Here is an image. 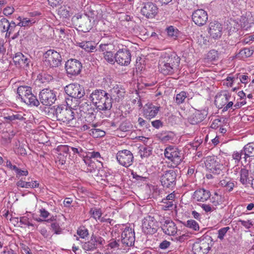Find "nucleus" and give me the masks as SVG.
Here are the masks:
<instances>
[{
    "instance_id": "nucleus-1",
    "label": "nucleus",
    "mask_w": 254,
    "mask_h": 254,
    "mask_svg": "<svg viewBox=\"0 0 254 254\" xmlns=\"http://www.w3.org/2000/svg\"><path fill=\"white\" fill-rule=\"evenodd\" d=\"M180 59L176 53H164L159 64V69L164 75H172L179 69Z\"/></svg>"
},
{
    "instance_id": "nucleus-2",
    "label": "nucleus",
    "mask_w": 254,
    "mask_h": 254,
    "mask_svg": "<svg viewBox=\"0 0 254 254\" xmlns=\"http://www.w3.org/2000/svg\"><path fill=\"white\" fill-rule=\"evenodd\" d=\"M89 98L98 111H109L112 107V98L104 90L96 89L93 91Z\"/></svg>"
},
{
    "instance_id": "nucleus-3",
    "label": "nucleus",
    "mask_w": 254,
    "mask_h": 254,
    "mask_svg": "<svg viewBox=\"0 0 254 254\" xmlns=\"http://www.w3.org/2000/svg\"><path fill=\"white\" fill-rule=\"evenodd\" d=\"M54 115L57 120L63 122L69 127H74L73 121L74 120V113L71 108L64 105L54 106Z\"/></svg>"
},
{
    "instance_id": "nucleus-4",
    "label": "nucleus",
    "mask_w": 254,
    "mask_h": 254,
    "mask_svg": "<svg viewBox=\"0 0 254 254\" xmlns=\"http://www.w3.org/2000/svg\"><path fill=\"white\" fill-rule=\"evenodd\" d=\"M213 245L212 237L209 235H204L193 244L192 250L194 254H206Z\"/></svg>"
},
{
    "instance_id": "nucleus-5",
    "label": "nucleus",
    "mask_w": 254,
    "mask_h": 254,
    "mask_svg": "<svg viewBox=\"0 0 254 254\" xmlns=\"http://www.w3.org/2000/svg\"><path fill=\"white\" fill-rule=\"evenodd\" d=\"M164 156L166 158L172 162L173 168L177 167L183 161L181 151L177 147L169 146L164 150Z\"/></svg>"
},
{
    "instance_id": "nucleus-6",
    "label": "nucleus",
    "mask_w": 254,
    "mask_h": 254,
    "mask_svg": "<svg viewBox=\"0 0 254 254\" xmlns=\"http://www.w3.org/2000/svg\"><path fill=\"white\" fill-rule=\"evenodd\" d=\"M45 64L50 67H56L62 64V58L59 52L52 49L46 52L43 55Z\"/></svg>"
},
{
    "instance_id": "nucleus-7",
    "label": "nucleus",
    "mask_w": 254,
    "mask_h": 254,
    "mask_svg": "<svg viewBox=\"0 0 254 254\" xmlns=\"http://www.w3.org/2000/svg\"><path fill=\"white\" fill-rule=\"evenodd\" d=\"M159 223L154 216L148 215L142 221V229L146 234L153 235L157 232Z\"/></svg>"
},
{
    "instance_id": "nucleus-8",
    "label": "nucleus",
    "mask_w": 254,
    "mask_h": 254,
    "mask_svg": "<svg viewBox=\"0 0 254 254\" xmlns=\"http://www.w3.org/2000/svg\"><path fill=\"white\" fill-rule=\"evenodd\" d=\"M115 53L116 62L122 66H127L131 61V53L127 47L121 45Z\"/></svg>"
},
{
    "instance_id": "nucleus-9",
    "label": "nucleus",
    "mask_w": 254,
    "mask_h": 254,
    "mask_svg": "<svg viewBox=\"0 0 254 254\" xmlns=\"http://www.w3.org/2000/svg\"><path fill=\"white\" fill-rule=\"evenodd\" d=\"M205 164L206 168L214 174H220L223 168V164L219 158L215 156H208Z\"/></svg>"
},
{
    "instance_id": "nucleus-10",
    "label": "nucleus",
    "mask_w": 254,
    "mask_h": 254,
    "mask_svg": "<svg viewBox=\"0 0 254 254\" xmlns=\"http://www.w3.org/2000/svg\"><path fill=\"white\" fill-rule=\"evenodd\" d=\"M64 91L67 95L75 99H81L85 95L84 87L77 83L66 85L64 88Z\"/></svg>"
},
{
    "instance_id": "nucleus-11",
    "label": "nucleus",
    "mask_w": 254,
    "mask_h": 254,
    "mask_svg": "<svg viewBox=\"0 0 254 254\" xmlns=\"http://www.w3.org/2000/svg\"><path fill=\"white\" fill-rule=\"evenodd\" d=\"M176 171L174 170L166 171L160 177V182L164 188H173L176 185Z\"/></svg>"
},
{
    "instance_id": "nucleus-12",
    "label": "nucleus",
    "mask_w": 254,
    "mask_h": 254,
    "mask_svg": "<svg viewBox=\"0 0 254 254\" xmlns=\"http://www.w3.org/2000/svg\"><path fill=\"white\" fill-rule=\"evenodd\" d=\"M116 158L120 165L127 168L132 164L134 160L131 152L127 149L119 151L117 154Z\"/></svg>"
},
{
    "instance_id": "nucleus-13",
    "label": "nucleus",
    "mask_w": 254,
    "mask_h": 254,
    "mask_svg": "<svg viewBox=\"0 0 254 254\" xmlns=\"http://www.w3.org/2000/svg\"><path fill=\"white\" fill-rule=\"evenodd\" d=\"M39 99L43 105L51 106L56 100V93L53 90L44 89L40 92Z\"/></svg>"
},
{
    "instance_id": "nucleus-14",
    "label": "nucleus",
    "mask_w": 254,
    "mask_h": 254,
    "mask_svg": "<svg viewBox=\"0 0 254 254\" xmlns=\"http://www.w3.org/2000/svg\"><path fill=\"white\" fill-rule=\"evenodd\" d=\"M135 241V233L131 228L126 227L121 234V242L123 247H131Z\"/></svg>"
},
{
    "instance_id": "nucleus-15",
    "label": "nucleus",
    "mask_w": 254,
    "mask_h": 254,
    "mask_svg": "<svg viewBox=\"0 0 254 254\" xmlns=\"http://www.w3.org/2000/svg\"><path fill=\"white\" fill-rule=\"evenodd\" d=\"M82 66L81 63L75 59L68 60L65 64V68L68 74L76 75L81 72Z\"/></svg>"
},
{
    "instance_id": "nucleus-16",
    "label": "nucleus",
    "mask_w": 254,
    "mask_h": 254,
    "mask_svg": "<svg viewBox=\"0 0 254 254\" xmlns=\"http://www.w3.org/2000/svg\"><path fill=\"white\" fill-rule=\"evenodd\" d=\"M13 61L15 65L19 67H29L32 64L31 58L29 55H24L18 52L16 53L13 57Z\"/></svg>"
},
{
    "instance_id": "nucleus-17",
    "label": "nucleus",
    "mask_w": 254,
    "mask_h": 254,
    "mask_svg": "<svg viewBox=\"0 0 254 254\" xmlns=\"http://www.w3.org/2000/svg\"><path fill=\"white\" fill-rule=\"evenodd\" d=\"M140 12L147 18H153L158 13V8L155 3L147 2L143 4Z\"/></svg>"
},
{
    "instance_id": "nucleus-18",
    "label": "nucleus",
    "mask_w": 254,
    "mask_h": 254,
    "mask_svg": "<svg viewBox=\"0 0 254 254\" xmlns=\"http://www.w3.org/2000/svg\"><path fill=\"white\" fill-rule=\"evenodd\" d=\"M75 18L74 20L76 25H78L80 30L83 32H88L91 29V19L89 18L88 16L85 15L78 14L75 16Z\"/></svg>"
},
{
    "instance_id": "nucleus-19",
    "label": "nucleus",
    "mask_w": 254,
    "mask_h": 254,
    "mask_svg": "<svg viewBox=\"0 0 254 254\" xmlns=\"http://www.w3.org/2000/svg\"><path fill=\"white\" fill-rule=\"evenodd\" d=\"M222 25L217 21L211 22L209 24L208 32L209 37L212 39L220 38L222 35Z\"/></svg>"
},
{
    "instance_id": "nucleus-20",
    "label": "nucleus",
    "mask_w": 254,
    "mask_h": 254,
    "mask_svg": "<svg viewBox=\"0 0 254 254\" xmlns=\"http://www.w3.org/2000/svg\"><path fill=\"white\" fill-rule=\"evenodd\" d=\"M192 19L197 25L202 26L206 23L208 20V15L204 10L198 9L192 13Z\"/></svg>"
},
{
    "instance_id": "nucleus-21",
    "label": "nucleus",
    "mask_w": 254,
    "mask_h": 254,
    "mask_svg": "<svg viewBox=\"0 0 254 254\" xmlns=\"http://www.w3.org/2000/svg\"><path fill=\"white\" fill-rule=\"evenodd\" d=\"M160 106H155L151 103H148L143 107V116L147 119L151 120L156 116L160 110Z\"/></svg>"
},
{
    "instance_id": "nucleus-22",
    "label": "nucleus",
    "mask_w": 254,
    "mask_h": 254,
    "mask_svg": "<svg viewBox=\"0 0 254 254\" xmlns=\"http://www.w3.org/2000/svg\"><path fill=\"white\" fill-rule=\"evenodd\" d=\"M231 97L228 91H223L215 96V104L219 108H222L229 101Z\"/></svg>"
},
{
    "instance_id": "nucleus-23",
    "label": "nucleus",
    "mask_w": 254,
    "mask_h": 254,
    "mask_svg": "<svg viewBox=\"0 0 254 254\" xmlns=\"http://www.w3.org/2000/svg\"><path fill=\"white\" fill-rule=\"evenodd\" d=\"M125 93V89L116 85L110 90L108 94L112 98V101L114 99L116 102H119L124 97Z\"/></svg>"
},
{
    "instance_id": "nucleus-24",
    "label": "nucleus",
    "mask_w": 254,
    "mask_h": 254,
    "mask_svg": "<svg viewBox=\"0 0 254 254\" xmlns=\"http://www.w3.org/2000/svg\"><path fill=\"white\" fill-rule=\"evenodd\" d=\"M161 228L163 232L169 236H174L177 232L176 225L170 219L166 220Z\"/></svg>"
},
{
    "instance_id": "nucleus-25",
    "label": "nucleus",
    "mask_w": 254,
    "mask_h": 254,
    "mask_svg": "<svg viewBox=\"0 0 254 254\" xmlns=\"http://www.w3.org/2000/svg\"><path fill=\"white\" fill-rule=\"evenodd\" d=\"M208 112L206 110H197L190 118L191 124L196 125L201 123L206 117Z\"/></svg>"
},
{
    "instance_id": "nucleus-26",
    "label": "nucleus",
    "mask_w": 254,
    "mask_h": 254,
    "mask_svg": "<svg viewBox=\"0 0 254 254\" xmlns=\"http://www.w3.org/2000/svg\"><path fill=\"white\" fill-rule=\"evenodd\" d=\"M224 197L215 193L214 195L210 198L211 205L214 210L217 209H222L224 205Z\"/></svg>"
},
{
    "instance_id": "nucleus-27",
    "label": "nucleus",
    "mask_w": 254,
    "mask_h": 254,
    "mask_svg": "<svg viewBox=\"0 0 254 254\" xmlns=\"http://www.w3.org/2000/svg\"><path fill=\"white\" fill-rule=\"evenodd\" d=\"M210 197V191L204 189H199L196 190L193 194V198L197 201L204 202Z\"/></svg>"
},
{
    "instance_id": "nucleus-28",
    "label": "nucleus",
    "mask_w": 254,
    "mask_h": 254,
    "mask_svg": "<svg viewBox=\"0 0 254 254\" xmlns=\"http://www.w3.org/2000/svg\"><path fill=\"white\" fill-rule=\"evenodd\" d=\"M32 92V88L29 86L22 85L17 88V94L18 98L22 102L25 98H27Z\"/></svg>"
},
{
    "instance_id": "nucleus-29",
    "label": "nucleus",
    "mask_w": 254,
    "mask_h": 254,
    "mask_svg": "<svg viewBox=\"0 0 254 254\" xmlns=\"http://www.w3.org/2000/svg\"><path fill=\"white\" fill-rule=\"evenodd\" d=\"M244 156V159L245 162L249 157H254V143L250 142L245 145L243 147Z\"/></svg>"
},
{
    "instance_id": "nucleus-30",
    "label": "nucleus",
    "mask_w": 254,
    "mask_h": 254,
    "mask_svg": "<svg viewBox=\"0 0 254 254\" xmlns=\"http://www.w3.org/2000/svg\"><path fill=\"white\" fill-rule=\"evenodd\" d=\"M118 47H116L114 43L101 44L99 46V51L103 52V54L114 52L117 50Z\"/></svg>"
},
{
    "instance_id": "nucleus-31",
    "label": "nucleus",
    "mask_w": 254,
    "mask_h": 254,
    "mask_svg": "<svg viewBox=\"0 0 254 254\" xmlns=\"http://www.w3.org/2000/svg\"><path fill=\"white\" fill-rule=\"evenodd\" d=\"M26 105L30 107H37L39 105L40 103L37 99V97L31 92L27 98L22 101Z\"/></svg>"
},
{
    "instance_id": "nucleus-32",
    "label": "nucleus",
    "mask_w": 254,
    "mask_h": 254,
    "mask_svg": "<svg viewBox=\"0 0 254 254\" xmlns=\"http://www.w3.org/2000/svg\"><path fill=\"white\" fill-rule=\"evenodd\" d=\"M96 237L92 235L90 240L85 242L82 245V248L85 251H93L96 249Z\"/></svg>"
},
{
    "instance_id": "nucleus-33",
    "label": "nucleus",
    "mask_w": 254,
    "mask_h": 254,
    "mask_svg": "<svg viewBox=\"0 0 254 254\" xmlns=\"http://www.w3.org/2000/svg\"><path fill=\"white\" fill-rule=\"evenodd\" d=\"M11 25L10 26L9 30L6 33V36L10 37L11 34H13L11 37V39H15L20 35V30L19 29L17 32L14 33V32L17 30V24H16V23L12 21H11Z\"/></svg>"
},
{
    "instance_id": "nucleus-34",
    "label": "nucleus",
    "mask_w": 254,
    "mask_h": 254,
    "mask_svg": "<svg viewBox=\"0 0 254 254\" xmlns=\"http://www.w3.org/2000/svg\"><path fill=\"white\" fill-rule=\"evenodd\" d=\"M167 35L171 38L176 40L180 35V31L174 26H169L166 29Z\"/></svg>"
},
{
    "instance_id": "nucleus-35",
    "label": "nucleus",
    "mask_w": 254,
    "mask_h": 254,
    "mask_svg": "<svg viewBox=\"0 0 254 254\" xmlns=\"http://www.w3.org/2000/svg\"><path fill=\"white\" fill-rule=\"evenodd\" d=\"M249 171L246 168H242L240 172V181L243 185L249 184Z\"/></svg>"
},
{
    "instance_id": "nucleus-36",
    "label": "nucleus",
    "mask_w": 254,
    "mask_h": 254,
    "mask_svg": "<svg viewBox=\"0 0 254 254\" xmlns=\"http://www.w3.org/2000/svg\"><path fill=\"white\" fill-rule=\"evenodd\" d=\"M188 95V93L185 91H181L178 94H177L176 96L174 97V100L175 103L178 105H180L182 104L185 103L186 98H187Z\"/></svg>"
},
{
    "instance_id": "nucleus-37",
    "label": "nucleus",
    "mask_w": 254,
    "mask_h": 254,
    "mask_svg": "<svg viewBox=\"0 0 254 254\" xmlns=\"http://www.w3.org/2000/svg\"><path fill=\"white\" fill-rule=\"evenodd\" d=\"M97 109L92 106L89 109L85 112L86 115L85 116V118L86 119V120H88V122H93L96 118L97 110Z\"/></svg>"
},
{
    "instance_id": "nucleus-38",
    "label": "nucleus",
    "mask_w": 254,
    "mask_h": 254,
    "mask_svg": "<svg viewBox=\"0 0 254 254\" xmlns=\"http://www.w3.org/2000/svg\"><path fill=\"white\" fill-rule=\"evenodd\" d=\"M152 148L148 146H142L139 148V153L141 158H147L152 154Z\"/></svg>"
},
{
    "instance_id": "nucleus-39",
    "label": "nucleus",
    "mask_w": 254,
    "mask_h": 254,
    "mask_svg": "<svg viewBox=\"0 0 254 254\" xmlns=\"http://www.w3.org/2000/svg\"><path fill=\"white\" fill-rule=\"evenodd\" d=\"M69 7L62 6L58 9V13L61 17L67 18L70 16Z\"/></svg>"
},
{
    "instance_id": "nucleus-40",
    "label": "nucleus",
    "mask_w": 254,
    "mask_h": 254,
    "mask_svg": "<svg viewBox=\"0 0 254 254\" xmlns=\"http://www.w3.org/2000/svg\"><path fill=\"white\" fill-rule=\"evenodd\" d=\"M85 15L88 16L89 18L91 19L93 21L99 20L101 17V13H99L97 10L90 9L87 12Z\"/></svg>"
},
{
    "instance_id": "nucleus-41",
    "label": "nucleus",
    "mask_w": 254,
    "mask_h": 254,
    "mask_svg": "<svg viewBox=\"0 0 254 254\" xmlns=\"http://www.w3.org/2000/svg\"><path fill=\"white\" fill-rule=\"evenodd\" d=\"M17 19L19 20V22L17 23V26L20 27L30 26L35 22V20L27 18H22L20 16H19Z\"/></svg>"
},
{
    "instance_id": "nucleus-42",
    "label": "nucleus",
    "mask_w": 254,
    "mask_h": 254,
    "mask_svg": "<svg viewBox=\"0 0 254 254\" xmlns=\"http://www.w3.org/2000/svg\"><path fill=\"white\" fill-rule=\"evenodd\" d=\"M92 105L88 100H82L79 103V109L80 112L85 113L91 108Z\"/></svg>"
},
{
    "instance_id": "nucleus-43",
    "label": "nucleus",
    "mask_w": 254,
    "mask_h": 254,
    "mask_svg": "<svg viewBox=\"0 0 254 254\" xmlns=\"http://www.w3.org/2000/svg\"><path fill=\"white\" fill-rule=\"evenodd\" d=\"M89 214L91 215V217H93L96 220H100L101 218L102 212L100 208L94 207L90 209Z\"/></svg>"
},
{
    "instance_id": "nucleus-44",
    "label": "nucleus",
    "mask_w": 254,
    "mask_h": 254,
    "mask_svg": "<svg viewBox=\"0 0 254 254\" xmlns=\"http://www.w3.org/2000/svg\"><path fill=\"white\" fill-rule=\"evenodd\" d=\"M220 185L223 187L228 191H231L233 190L235 184L231 181H227L226 180H223L220 182Z\"/></svg>"
},
{
    "instance_id": "nucleus-45",
    "label": "nucleus",
    "mask_w": 254,
    "mask_h": 254,
    "mask_svg": "<svg viewBox=\"0 0 254 254\" xmlns=\"http://www.w3.org/2000/svg\"><path fill=\"white\" fill-rule=\"evenodd\" d=\"M230 230L228 226L223 227L218 230L217 238L221 241H222L226 236L227 232Z\"/></svg>"
},
{
    "instance_id": "nucleus-46",
    "label": "nucleus",
    "mask_w": 254,
    "mask_h": 254,
    "mask_svg": "<svg viewBox=\"0 0 254 254\" xmlns=\"http://www.w3.org/2000/svg\"><path fill=\"white\" fill-rule=\"evenodd\" d=\"M5 120H9L10 121H13L15 120L23 121L25 119L21 113H16L15 114H12L8 115L6 117H4Z\"/></svg>"
},
{
    "instance_id": "nucleus-47",
    "label": "nucleus",
    "mask_w": 254,
    "mask_h": 254,
    "mask_svg": "<svg viewBox=\"0 0 254 254\" xmlns=\"http://www.w3.org/2000/svg\"><path fill=\"white\" fill-rule=\"evenodd\" d=\"M161 207L162 209L164 210H172L174 208V202L173 201H165V199H163L162 201Z\"/></svg>"
},
{
    "instance_id": "nucleus-48",
    "label": "nucleus",
    "mask_w": 254,
    "mask_h": 254,
    "mask_svg": "<svg viewBox=\"0 0 254 254\" xmlns=\"http://www.w3.org/2000/svg\"><path fill=\"white\" fill-rule=\"evenodd\" d=\"M105 134V132L100 129L93 128L90 130V134L94 138L103 137Z\"/></svg>"
},
{
    "instance_id": "nucleus-49",
    "label": "nucleus",
    "mask_w": 254,
    "mask_h": 254,
    "mask_svg": "<svg viewBox=\"0 0 254 254\" xmlns=\"http://www.w3.org/2000/svg\"><path fill=\"white\" fill-rule=\"evenodd\" d=\"M186 226L193 230L197 231L199 229L198 223L193 219H190L187 221Z\"/></svg>"
},
{
    "instance_id": "nucleus-50",
    "label": "nucleus",
    "mask_w": 254,
    "mask_h": 254,
    "mask_svg": "<svg viewBox=\"0 0 254 254\" xmlns=\"http://www.w3.org/2000/svg\"><path fill=\"white\" fill-rule=\"evenodd\" d=\"M104 58L108 63L113 64L116 62L115 54L114 52L103 54Z\"/></svg>"
},
{
    "instance_id": "nucleus-51",
    "label": "nucleus",
    "mask_w": 254,
    "mask_h": 254,
    "mask_svg": "<svg viewBox=\"0 0 254 254\" xmlns=\"http://www.w3.org/2000/svg\"><path fill=\"white\" fill-rule=\"evenodd\" d=\"M77 234L82 239L87 237L88 235V230L84 226H80L77 230Z\"/></svg>"
},
{
    "instance_id": "nucleus-52",
    "label": "nucleus",
    "mask_w": 254,
    "mask_h": 254,
    "mask_svg": "<svg viewBox=\"0 0 254 254\" xmlns=\"http://www.w3.org/2000/svg\"><path fill=\"white\" fill-rule=\"evenodd\" d=\"M253 54V50L249 48H244L241 50L239 55L242 58H246L250 57Z\"/></svg>"
},
{
    "instance_id": "nucleus-53",
    "label": "nucleus",
    "mask_w": 254,
    "mask_h": 254,
    "mask_svg": "<svg viewBox=\"0 0 254 254\" xmlns=\"http://www.w3.org/2000/svg\"><path fill=\"white\" fill-rule=\"evenodd\" d=\"M244 154L243 149L240 151H234L232 154V158L235 160L236 163H239L240 160L244 159Z\"/></svg>"
},
{
    "instance_id": "nucleus-54",
    "label": "nucleus",
    "mask_w": 254,
    "mask_h": 254,
    "mask_svg": "<svg viewBox=\"0 0 254 254\" xmlns=\"http://www.w3.org/2000/svg\"><path fill=\"white\" fill-rule=\"evenodd\" d=\"M108 247L111 249H117L118 250H121L123 248L121 242L119 240H111L108 244Z\"/></svg>"
},
{
    "instance_id": "nucleus-55",
    "label": "nucleus",
    "mask_w": 254,
    "mask_h": 254,
    "mask_svg": "<svg viewBox=\"0 0 254 254\" xmlns=\"http://www.w3.org/2000/svg\"><path fill=\"white\" fill-rule=\"evenodd\" d=\"M51 229L55 234L59 235L62 233V229L61 228L59 223L57 222H54L51 224Z\"/></svg>"
},
{
    "instance_id": "nucleus-56",
    "label": "nucleus",
    "mask_w": 254,
    "mask_h": 254,
    "mask_svg": "<svg viewBox=\"0 0 254 254\" xmlns=\"http://www.w3.org/2000/svg\"><path fill=\"white\" fill-rule=\"evenodd\" d=\"M30 184L29 179H28V181H25L20 179L16 182V185L18 188L29 189L30 188Z\"/></svg>"
},
{
    "instance_id": "nucleus-57",
    "label": "nucleus",
    "mask_w": 254,
    "mask_h": 254,
    "mask_svg": "<svg viewBox=\"0 0 254 254\" xmlns=\"http://www.w3.org/2000/svg\"><path fill=\"white\" fill-rule=\"evenodd\" d=\"M14 171L16 173V177L18 179L22 176H27L29 173L27 170H22L17 167Z\"/></svg>"
},
{
    "instance_id": "nucleus-58",
    "label": "nucleus",
    "mask_w": 254,
    "mask_h": 254,
    "mask_svg": "<svg viewBox=\"0 0 254 254\" xmlns=\"http://www.w3.org/2000/svg\"><path fill=\"white\" fill-rule=\"evenodd\" d=\"M240 22L242 26L246 29L251 27V23L249 22L248 18L246 17L241 16Z\"/></svg>"
},
{
    "instance_id": "nucleus-59",
    "label": "nucleus",
    "mask_w": 254,
    "mask_h": 254,
    "mask_svg": "<svg viewBox=\"0 0 254 254\" xmlns=\"http://www.w3.org/2000/svg\"><path fill=\"white\" fill-rule=\"evenodd\" d=\"M9 21L5 18H2L0 21V29L2 32H5V30L8 27Z\"/></svg>"
},
{
    "instance_id": "nucleus-60",
    "label": "nucleus",
    "mask_w": 254,
    "mask_h": 254,
    "mask_svg": "<svg viewBox=\"0 0 254 254\" xmlns=\"http://www.w3.org/2000/svg\"><path fill=\"white\" fill-rule=\"evenodd\" d=\"M76 44L77 46L85 50L86 51H89L88 48L90 47V42L84 41L82 42H77Z\"/></svg>"
},
{
    "instance_id": "nucleus-61",
    "label": "nucleus",
    "mask_w": 254,
    "mask_h": 254,
    "mask_svg": "<svg viewBox=\"0 0 254 254\" xmlns=\"http://www.w3.org/2000/svg\"><path fill=\"white\" fill-rule=\"evenodd\" d=\"M70 150V146L68 145H59L57 147V150L60 153L68 154Z\"/></svg>"
},
{
    "instance_id": "nucleus-62",
    "label": "nucleus",
    "mask_w": 254,
    "mask_h": 254,
    "mask_svg": "<svg viewBox=\"0 0 254 254\" xmlns=\"http://www.w3.org/2000/svg\"><path fill=\"white\" fill-rule=\"evenodd\" d=\"M236 76H237V79L239 78L241 82L244 84L247 83L248 82L249 80H250L249 76L247 75H242V74H241L240 73H237L236 74Z\"/></svg>"
},
{
    "instance_id": "nucleus-63",
    "label": "nucleus",
    "mask_w": 254,
    "mask_h": 254,
    "mask_svg": "<svg viewBox=\"0 0 254 254\" xmlns=\"http://www.w3.org/2000/svg\"><path fill=\"white\" fill-rule=\"evenodd\" d=\"M217 52L216 50H210L208 53H207V58L208 59L210 60L211 61H214L217 58Z\"/></svg>"
},
{
    "instance_id": "nucleus-64",
    "label": "nucleus",
    "mask_w": 254,
    "mask_h": 254,
    "mask_svg": "<svg viewBox=\"0 0 254 254\" xmlns=\"http://www.w3.org/2000/svg\"><path fill=\"white\" fill-rule=\"evenodd\" d=\"M0 254H16V253L9 247L4 246L3 250L0 253Z\"/></svg>"
}]
</instances>
